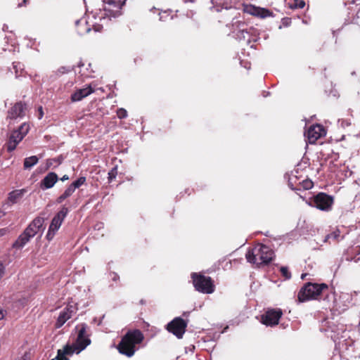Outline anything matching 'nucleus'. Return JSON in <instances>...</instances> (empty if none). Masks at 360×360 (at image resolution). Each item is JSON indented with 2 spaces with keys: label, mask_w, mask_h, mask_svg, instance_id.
I'll use <instances>...</instances> for the list:
<instances>
[{
  "label": "nucleus",
  "mask_w": 360,
  "mask_h": 360,
  "mask_svg": "<svg viewBox=\"0 0 360 360\" xmlns=\"http://www.w3.org/2000/svg\"><path fill=\"white\" fill-rule=\"evenodd\" d=\"M187 325L188 323L184 319L181 317H176L167 323L166 329L177 338L181 339L186 332Z\"/></svg>",
  "instance_id": "nucleus-8"
},
{
  "label": "nucleus",
  "mask_w": 360,
  "mask_h": 360,
  "mask_svg": "<svg viewBox=\"0 0 360 360\" xmlns=\"http://www.w3.org/2000/svg\"><path fill=\"white\" fill-rule=\"evenodd\" d=\"M127 115H128L127 111L124 108H120L117 109V116L118 117V118L124 119V118H126L127 117Z\"/></svg>",
  "instance_id": "nucleus-36"
},
{
  "label": "nucleus",
  "mask_w": 360,
  "mask_h": 360,
  "mask_svg": "<svg viewBox=\"0 0 360 360\" xmlns=\"http://www.w3.org/2000/svg\"><path fill=\"white\" fill-rule=\"evenodd\" d=\"M13 69L15 70V73L18 74V68L20 69H21L20 63H19V62H13Z\"/></svg>",
  "instance_id": "nucleus-42"
},
{
  "label": "nucleus",
  "mask_w": 360,
  "mask_h": 360,
  "mask_svg": "<svg viewBox=\"0 0 360 360\" xmlns=\"http://www.w3.org/2000/svg\"><path fill=\"white\" fill-rule=\"evenodd\" d=\"M312 202L317 209L328 212L332 209L334 198L326 193L320 192L313 197Z\"/></svg>",
  "instance_id": "nucleus-6"
},
{
  "label": "nucleus",
  "mask_w": 360,
  "mask_h": 360,
  "mask_svg": "<svg viewBox=\"0 0 360 360\" xmlns=\"http://www.w3.org/2000/svg\"><path fill=\"white\" fill-rule=\"evenodd\" d=\"M94 92V89L91 85H88L87 86L77 89L72 95H71V101L72 102H77L82 100L84 98L88 96Z\"/></svg>",
  "instance_id": "nucleus-16"
},
{
  "label": "nucleus",
  "mask_w": 360,
  "mask_h": 360,
  "mask_svg": "<svg viewBox=\"0 0 360 360\" xmlns=\"http://www.w3.org/2000/svg\"><path fill=\"white\" fill-rule=\"evenodd\" d=\"M193 285L195 290L203 294H212L215 290V285L212 278L201 273L193 272L191 274Z\"/></svg>",
  "instance_id": "nucleus-4"
},
{
  "label": "nucleus",
  "mask_w": 360,
  "mask_h": 360,
  "mask_svg": "<svg viewBox=\"0 0 360 360\" xmlns=\"http://www.w3.org/2000/svg\"><path fill=\"white\" fill-rule=\"evenodd\" d=\"M86 182V177L81 176L76 181H73L70 186L75 191L76 188H79Z\"/></svg>",
  "instance_id": "nucleus-28"
},
{
  "label": "nucleus",
  "mask_w": 360,
  "mask_h": 360,
  "mask_svg": "<svg viewBox=\"0 0 360 360\" xmlns=\"http://www.w3.org/2000/svg\"><path fill=\"white\" fill-rule=\"evenodd\" d=\"M44 222V219L43 217H37L31 221L25 230L34 237L43 226Z\"/></svg>",
  "instance_id": "nucleus-18"
},
{
  "label": "nucleus",
  "mask_w": 360,
  "mask_h": 360,
  "mask_svg": "<svg viewBox=\"0 0 360 360\" xmlns=\"http://www.w3.org/2000/svg\"><path fill=\"white\" fill-rule=\"evenodd\" d=\"M69 212V210L67 207L63 205L60 210L54 216V218L60 220V221H63L65 218L66 217L68 213Z\"/></svg>",
  "instance_id": "nucleus-26"
},
{
  "label": "nucleus",
  "mask_w": 360,
  "mask_h": 360,
  "mask_svg": "<svg viewBox=\"0 0 360 360\" xmlns=\"http://www.w3.org/2000/svg\"><path fill=\"white\" fill-rule=\"evenodd\" d=\"M77 307L75 304L69 303L59 314L57 321L55 323L56 328H61L65 323L76 314Z\"/></svg>",
  "instance_id": "nucleus-11"
},
{
  "label": "nucleus",
  "mask_w": 360,
  "mask_h": 360,
  "mask_svg": "<svg viewBox=\"0 0 360 360\" xmlns=\"http://www.w3.org/2000/svg\"><path fill=\"white\" fill-rule=\"evenodd\" d=\"M39 162V158L36 155H32L28 158H25L23 162V168L24 169H30L33 166L37 165Z\"/></svg>",
  "instance_id": "nucleus-22"
},
{
  "label": "nucleus",
  "mask_w": 360,
  "mask_h": 360,
  "mask_svg": "<svg viewBox=\"0 0 360 360\" xmlns=\"http://www.w3.org/2000/svg\"><path fill=\"white\" fill-rule=\"evenodd\" d=\"M329 287L326 283H305L297 294L298 302H304L310 300H321L323 295L328 296Z\"/></svg>",
  "instance_id": "nucleus-3"
},
{
  "label": "nucleus",
  "mask_w": 360,
  "mask_h": 360,
  "mask_svg": "<svg viewBox=\"0 0 360 360\" xmlns=\"http://www.w3.org/2000/svg\"><path fill=\"white\" fill-rule=\"evenodd\" d=\"M288 4L292 9L303 8L305 6L304 0H289Z\"/></svg>",
  "instance_id": "nucleus-24"
},
{
  "label": "nucleus",
  "mask_w": 360,
  "mask_h": 360,
  "mask_svg": "<svg viewBox=\"0 0 360 360\" xmlns=\"http://www.w3.org/2000/svg\"><path fill=\"white\" fill-rule=\"evenodd\" d=\"M56 231H54V230L51 231V229L49 228L47 234L46 236V239L48 240H51L53 238V237H54V236L56 234Z\"/></svg>",
  "instance_id": "nucleus-39"
},
{
  "label": "nucleus",
  "mask_w": 360,
  "mask_h": 360,
  "mask_svg": "<svg viewBox=\"0 0 360 360\" xmlns=\"http://www.w3.org/2000/svg\"><path fill=\"white\" fill-rule=\"evenodd\" d=\"M51 360H69V359L66 356L62 349H58L56 357Z\"/></svg>",
  "instance_id": "nucleus-37"
},
{
  "label": "nucleus",
  "mask_w": 360,
  "mask_h": 360,
  "mask_svg": "<svg viewBox=\"0 0 360 360\" xmlns=\"http://www.w3.org/2000/svg\"><path fill=\"white\" fill-rule=\"evenodd\" d=\"M32 238L30 233L24 230L13 243L12 248L16 250L22 249Z\"/></svg>",
  "instance_id": "nucleus-20"
},
{
  "label": "nucleus",
  "mask_w": 360,
  "mask_h": 360,
  "mask_svg": "<svg viewBox=\"0 0 360 360\" xmlns=\"http://www.w3.org/2000/svg\"><path fill=\"white\" fill-rule=\"evenodd\" d=\"M139 60H141V58H135L134 61L136 63H138Z\"/></svg>",
  "instance_id": "nucleus-50"
},
{
  "label": "nucleus",
  "mask_w": 360,
  "mask_h": 360,
  "mask_svg": "<svg viewBox=\"0 0 360 360\" xmlns=\"http://www.w3.org/2000/svg\"><path fill=\"white\" fill-rule=\"evenodd\" d=\"M75 330H77L75 343L77 344L78 352H81L91 344L90 334L88 331L89 328L87 324L82 323L77 325Z\"/></svg>",
  "instance_id": "nucleus-5"
},
{
  "label": "nucleus",
  "mask_w": 360,
  "mask_h": 360,
  "mask_svg": "<svg viewBox=\"0 0 360 360\" xmlns=\"http://www.w3.org/2000/svg\"><path fill=\"white\" fill-rule=\"evenodd\" d=\"M8 233V229L6 228L0 229V238L4 236Z\"/></svg>",
  "instance_id": "nucleus-44"
},
{
  "label": "nucleus",
  "mask_w": 360,
  "mask_h": 360,
  "mask_svg": "<svg viewBox=\"0 0 360 360\" xmlns=\"http://www.w3.org/2000/svg\"><path fill=\"white\" fill-rule=\"evenodd\" d=\"M62 223V221H60V220L53 217L50 224L49 229H51V231L54 230L57 231L60 227Z\"/></svg>",
  "instance_id": "nucleus-30"
},
{
  "label": "nucleus",
  "mask_w": 360,
  "mask_h": 360,
  "mask_svg": "<svg viewBox=\"0 0 360 360\" xmlns=\"http://www.w3.org/2000/svg\"><path fill=\"white\" fill-rule=\"evenodd\" d=\"M26 193L27 189L25 188L14 190L8 193L7 200L12 205L15 204L20 201V200L23 197V195Z\"/></svg>",
  "instance_id": "nucleus-21"
},
{
  "label": "nucleus",
  "mask_w": 360,
  "mask_h": 360,
  "mask_svg": "<svg viewBox=\"0 0 360 360\" xmlns=\"http://www.w3.org/2000/svg\"><path fill=\"white\" fill-rule=\"evenodd\" d=\"M233 32H237L236 37L239 40H245L250 41L249 39V32L247 30V25L242 21L236 20L233 22Z\"/></svg>",
  "instance_id": "nucleus-14"
},
{
  "label": "nucleus",
  "mask_w": 360,
  "mask_h": 360,
  "mask_svg": "<svg viewBox=\"0 0 360 360\" xmlns=\"http://www.w3.org/2000/svg\"><path fill=\"white\" fill-rule=\"evenodd\" d=\"M68 179H69V176H68V175H66V174H65V175H64V176L60 179V180H61L62 181H65L68 180Z\"/></svg>",
  "instance_id": "nucleus-47"
},
{
  "label": "nucleus",
  "mask_w": 360,
  "mask_h": 360,
  "mask_svg": "<svg viewBox=\"0 0 360 360\" xmlns=\"http://www.w3.org/2000/svg\"><path fill=\"white\" fill-rule=\"evenodd\" d=\"M62 351L64 352V354L67 355H72L74 352L79 353L78 349H77V344L75 342L72 345H67L64 347V348L62 349Z\"/></svg>",
  "instance_id": "nucleus-25"
},
{
  "label": "nucleus",
  "mask_w": 360,
  "mask_h": 360,
  "mask_svg": "<svg viewBox=\"0 0 360 360\" xmlns=\"http://www.w3.org/2000/svg\"><path fill=\"white\" fill-rule=\"evenodd\" d=\"M43 116H44L43 108H42V106H39L38 108V118L40 120L43 117Z\"/></svg>",
  "instance_id": "nucleus-43"
},
{
  "label": "nucleus",
  "mask_w": 360,
  "mask_h": 360,
  "mask_svg": "<svg viewBox=\"0 0 360 360\" xmlns=\"http://www.w3.org/2000/svg\"><path fill=\"white\" fill-rule=\"evenodd\" d=\"M62 162V159L60 158H53V159H49L48 160V165L51 166L52 165L53 163H56L57 165L61 164Z\"/></svg>",
  "instance_id": "nucleus-38"
},
{
  "label": "nucleus",
  "mask_w": 360,
  "mask_h": 360,
  "mask_svg": "<svg viewBox=\"0 0 360 360\" xmlns=\"http://www.w3.org/2000/svg\"><path fill=\"white\" fill-rule=\"evenodd\" d=\"M280 273L285 280H289L292 277V274L287 266H281L280 268Z\"/></svg>",
  "instance_id": "nucleus-31"
},
{
  "label": "nucleus",
  "mask_w": 360,
  "mask_h": 360,
  "mask_svg": "<svg viewBox=\"0 0 360 360\" xmlns=\"http://www.w3.org/2000/svg\"><path fill=\"white\" fill-rule=\"evenodd\" d=\"M359 18H360V9L357 11V13H356V15L354 16H353L352 18L347 19V21H348V24H355V25H360Z\"/></svg>",
  "instance_id": "nucleus-33"
},
{
  "label": "nucleus",
  "mask_w": 360,
  "mask_h": 360,
  "mask_svg": "<svg viewBox=\"0 0 360 360\" xmlns=\"http://www.w3.org/2000/svg\"><path fill=\"white\" fill-rule=\"evenodd\" d=\"M306 275H307L306 274H302L301 276L302 279H304L305 278Z\"/></svg>",
  "instance_id": "nucleus-52"
},
{
  "label": "nucleus",
  "mask_w": 360,
  "mask_h": 360,
  "mask_svg": "<svg viewBox=\"0 0 360 360\" xmlns=\"http://www.w3.org/2000/svg\"><path fill=\"white\" fill-rule=\"evenodd\" d=\"M329 328H330V330L332 332H334L335 333H337V335H339L340 334V332H339V329H335L333 328L332 326H329ZM340 330H341L342 332H344L345 331V326L344 325H341V328L340 329Z\"/></svg>",
  "instance_id": "nucleus-40"
},
{
  "label": "nucleus",
  "mask_w": 360,
  "mask_h": 360,
  "mask_svg": "<svg viewBox=\"0 0 360 360\" xmlns=\"http://www.w3.org/2000/svg\"><path fill=\"white\" fill-rule=\"evenodd\" d=\"M212 2L214 5H216V6L224 4V3L222 2V0H212Z\"/></svg>",
  "instance_id": "nucleus-45"
},
{
  "label": "nucleus",
  "mask_w": 360,
  "mask_h": 360,
  "mask_svg": "<svg viewBox=\"0 0 360 360\" xmlns=\"http://www.w3.org/2000/svg\"><path fill=\"white\" fill-rule=\"evenodd\" d=\"M340 236V231L339 230H337L335 231H333L330 234H328L326 236V239H325V241H327L328 240L332 238L333 240H338V238Z\"/></svg>",
  "instance_id": "nucleus-35"
},
{
  "label": "nucleus",
  "mask_w": 360,
  "mask_h": 360,
  "mask_svg": "<svg viewBox=\"0 0 360 360\" xmlns=\"http://www.w3.org/2000/svg\"><path fill=\"white\" fill-rule=\"evenodd\" d=\"M283 311L281 309H268L261 316V322L266 326H276L278 323Z\"/></svg>",
  "instance_id": "nucleus-10"
},
{
  "label": "nucleus",
  "mask_w": 360,
  "mask_h": 360,
  "mask_svg": "<svg viewBox=\"0 0 360 360\" xmlns=\"http://www.w3.org/2000/svg\"><path fill=\"white\" fill-rule=\"evenodd\" d=\"M143 340V333L140 330H129L122 337L117 349L120 354L127 357H131L139 349L137 345L141 344Z\"/></svg>",
  "instance_id": "nucleus-1"
},
{
  "label": "nucleus",
  "mask_w": 360,
  "mask_h": 360,
  "mask_svg": "<svg viewBox=\"0 0 360 360\" xmlns=\"http://www.w3.org/2000/svg\"><path fill=\"white\" fill-rule=\"evenodd\" d=\"M58 71L60 74H64V73L67 71V70L65 69V67H61V68H60L58 70Z\"/></svg>",
  "instance_id": "nucleus-46"
},
{
  "label": "nucleus",
  "mask_w": 360,
  "mask_h": 360,
  "mask_svg": "<svg viewBox=\"0 0 360 360\" xmlns=\"http://www.w3.org/2000/svg\"><path fill=\"white\" fill-rule=\"evenodd\" d=\"M27 111V105L24 101L16 102L13 105L7 112V119L15 120L22 118L26 115Z\"/></svg>",
  "instance_id": "nucleus-12"
},
{
  "label": "nucleus",
  "mask_w": 360,
  "mask_h": 360,
  "mask_svg": "<svg viewBox=\"0 0 360 360\" xmlns=\"http://www.w3.org/2000/svg\"><path fill=\"white\" fill-rule=\"evenodd\" d=\"M117 175V167L115 166L112 168V169L108 172V182L110 183L112 181L113 179L116 178Z\"/></svg>",
  "instance_id": "nucleus-34"
},
{
  "label": "nucleus",
  "mask_w": 360,
  "mask_h": 360,
  "mask_svg": "<svg viewBox=\"0 0 360 360\" xmlns=\"http://www.w3.org/2000/svg\"><path fill=\"white\" fill-rule=\"evenodd\" d=\"M6 215V212H4V211H0V219L2 217H4Z\"/></svg>",
  "instance_id": "nucleus-48"
},
{
  "label": "nucleus",
  "mask_w": 360,
  "mask_h": 360,
  "mask_svg": "<svg viewBox=\"0 0 360 360\" xmlns=\"http://www.w3.org/2000/svg\"><path fill=\"white\" fill-rule=\"evenodd\" d=\"M298 186L300 187L301 190H309L313 187L314 183L311 180L306 179L300 182H298Z\"/></svg>",
  "instance_id": "nucleus-27"
},
{
  "label": "nucleus",
  "mask_w": 360,
  "mask_h": 360,
  "mask_svg": "<svg viewBox=\"0 0 360 360\" xmlns=\"http://www.w3.org/2000/svg\"><path fill=\"white\" fill-rule=\"evenodd\" d=\"M117 278H118V276L116 274H115V276L112 278V279L116 280Z\"/></svg>",
  "instance_id": "nucleus-53"
},
{
  "label": "nucleus",
  "mask_w": 360,
  "mask_h": 360,
  "mask_svg": "<svg viewBox=\"0 0 360 360\" xmlns=\"http://www.w3.org/2000/svg\"><path fill=\"white\" fill-rule=\"evenodd\" d=\"M3 318H4L3 311L1 310H0V320L3 319Z\"/></svg>",
  "instance_id": "nucleus-49"
},
{
  "label": "nucleus",
  "mask_w": 360,
  "mask_h": 360,
  "mask_svg": "<svg viewBox=\"0 0 360 360\" xmlns=\"http://www.w3.org/2000/svg\"><path fill=\"white\" fill-rule=\"evenodd\" d=\"M74 192L75 190L69 185L63 193L57 198L56 202L58 204L62 203L65 199L70 197Z\"/></svg>",
  "instance_id": "nucleus-23"
},
{
  "label": "nucleus",
  "mask_w": 360,
  "mask_h": 360,
  "mask_svg": "<svg viewBox=\"0 0 360 360\" xmlns=\"http://www.w3.org/2000/svg\"><path fill=\"white\" fill-rule=\"evenodd\" d=\"M244 11L252 15L260 18H266L271 16L272 14V13L268 9L257 7L253 5L245 6Z\"/></svg>",
  "instance_id": "nucleus-15"
},
{
  "label": "nucleus",
  "mask_w": 360,
  "mask_h": 360,
  "mask_svg": "<svg viewBox=\"0 0 360 360\" xmlns=\"http://www.w3.org/2000/svg\"><path fill=\"white\" fill-rule=\"evenodd\" d=\"M326 134L324 127L319 124L311 125L307 132L305 136L307 138L308 142L311 144L315 143L316 141L321 137L325 136Z\"/></svg>",
  "instance_id": "nucleus-13"
},
{
  "label": "nucleus",
  "mask_w": 360,
  "mask_h": 360,
  "mask_svg": "<svg viewBox=\"0 0 360 360\" xmlns=\"http://www.w3.org/2000/svg\"><path fill=\"white\" fill-rule=\"evenodd\" d=\"M275 257L274 250L269 246L258 243L249 248L245 254L247 261L257 266L269 264Z\"/></svg>",
  "instance_id": "nucleus-2"
},
{
  "label": "nucleus",
  "mask_w": 360,
  "mask_h": 360,
  "mask_svg": "<svg viewBox=\"0 0 360 360\" xmlns=\"http://www.w3.org/2000/svg\"><path fill=\"white\" fill-rule=\"evenodd\" d=\"M91 28H93L95 32H100L103 30V27L98 23L90 24L89 21L85 17L75 21L76 31L80 35L89 33Z\"/></svg>",
  "instance_id": "nucleus-9"
},
{
  "label": "nucleus",
  "mask_w": 360,
  "mask_h": 360,
  "mask_svg": "<svg viewBox=\"0 0 360 360\" xmlns=\"http://www.w3.org/2000/svg\"><path fill=\"white\" fill-rule=\"evenodd\" d=\"M195 0H184L185 2H194Z\"/></svg>",
  "instance_id": "nucleus-51"
},
{
  "label": "nucleus",
  "mask_w": 360,
  "mask_h": 360,
  "mask_svg": "<svg viewBox=\"0 0 360 360\" xmlns=\"http://www.w3.org/2000/svg\"><path fill=\"white\" fill-rule=\"evenodd\" d=\"M166 13H167V12H166V11H165V12H164V13L160 15V18L162 19V18H163V15H165V14H166Z\"/></svg>",
  "instance_id": "nucleus-54"
},
{
  "label": "nucleus",
  "mask_w": 360,
  "mask_h": 360,
  "mask_svg": "<svg viewBox=\"0 0 360 360\" xmlns=\"http://www.w3.org/2000/svg\"><path fill=\"white\" fill-rule=\"evenodd\" d=\"M29 130H30V125L27 123L25 122V123L22 124L20 126V127L15 131L20 132V135H22V137L24 138V136L27 134Z\"/></svg>",
  "instance_id": "nucleus-32"
},
{
  "label": "nucleus",
  "mask_w": 360,
  "mask_h": 360,
  "mask_svg": "<svg viewBox=\"0 0 360 360\" xmlns=\"http://www.w3.org/2000/svg\"><path fill=\"white\" fill-rule=\"evenodd\" d=\"M58 175L55 172H49L41 181L40 188L42 190L51 188L55 185V184L58 181Z\"/></svg>",
  "instance_id": "nucleus-19"
},
{
  "label": "nucleus",
  "mask_w": 360,
  "mask_h": 360,
  "mask_svg": "<svg viewBox=\"0 0 360 360\" xmlns=\"http://www.w3.org/2000/svg\"><path fill=\"white\" fill-rule=\"evenodd\" d=\"M126 0H108L104 1V15L108 18H116L122 14V8Z\"/></svg>",
  "instance_id": "nucleus-7"
},
{
  "label": "nucleus",
  "mask_w": 360,
  "mask_h": 360,
  "mask_svg": "<svg viewBox=\"0 0 360 360\" xmlns=\"http://www.w3.org/2000/svg\"><path fill=\"white\" fill-rule=\"evenodd\" d=\"M297 176H294L293 178H289L288 180V186L293 191H300L301 188L298 186V183L296 182Z\"/></svg>",
  "instance_id": "nucleus-29"
},
{
  "label": "nucleus",
  "mask_w": 360,
  "mask_h": 360,
  "mask_svg": "<svg viewBox=\"0 0 360 360\" xmlns=\"http://www.w3.org/2000/svg\"><path fill=\"white\" fill-rule=\"evenodd\" d=\"M20 360H25V359H20Z\"/></svg>",
  "instance_id": "nucleus-55"
},
{
  "label": "nucleus",
  "mask_w": 360,
  "mask_h": 360,
  "mask_svg": "<svg viewBox=\"0 0 360 360\" xmlns=\"http://www.w3.org/2000/svg\"><path fill=\"white\" fill-rule=\"evenodd\" d=\"M22 139L23 137L22 135H20V132L14 130L11 133L8 141L5 145L7 151L11 152L14 150L17 145L22 141Z\"/></svg>",
  "instance_id": "nucleus-17"
},
{
  "label": "nucleus",
  "mask_w": 360,
  "mask_h": 360,
  "mask_svg": "<svg viewBox=\"0 0 360 360\" xmlns=\"http://www.w3.org/2000/svg\"><path fill=\"white\" fill-rule=\"evenodd\" d=\"M30 2V0H22V2L18 4V8H21L22 6H27Z\"/></svg>",
  "instance_id": "nucleus-41"
}]
</instances>
